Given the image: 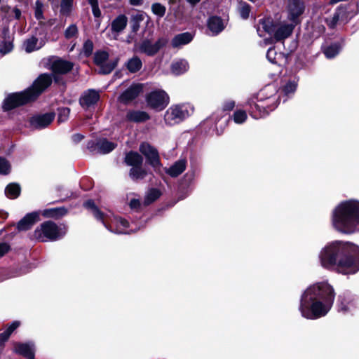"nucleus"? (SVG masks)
Instances as JSON below:
<instances>
[{"label": "nucleus", "instance_id": "1", "mask_svg": "<svg viewBox=\"0 0 359 359\" xmlns=\"http://www.w3.org/2000/svg\"><path fill=\"white\" fill-rule=\"evenodd\" d=\"M321 266L342 274H353L359 271V247L336 241L326 245L319 253Z\"/></svg>", "mask_w": 359, "mask_h": 359}, {"label": "nucleus", "instance_id": "2", "mask_svg": "<svg viewBox=\"0 0 359 359\" xmlns=\"http://www.w3.org/2000/svg\"><path fill=\"white\" fill-rule=\"evenodd\" d=\"M335 298L334 288L327 282L310 285L302 294L299 310L302 316L316 320L330 311Z\"/></svg>", "mask_w": 359, "mask_h": 359}, {"label": "nucleus", "instance_id": "3", "mask_svg": "<svg viewBox=\"0 0 359 359\" xmlns=\"http://www.w3.org/2000/svg\"><path fill=\"white\" fill-rule=\"evenodd\" d=\"M332 222L334 228L341 233L359 231V201L348 200L339 203L333 210Z\"/></svg>", "mask_w": 359, "mask_h": 359}, {"label": "nucleus", "instance_id": "4", "mask_svg": "<svg viewBox=\"0 0 359 359\" xmlns=\"http://www.w3.org/2000/svg\"><path fill=\"white\" fill-rule=\"evenodd\" d=\"M51 83L52 76L50 74H41L26 90L8 95L4 101V110L8 111L34 100Z\"/></svg>", "mask_w": 359, "mask_h": 359}, {"label": "nucleus", "instance_id": "5", "mask_svg": "<svg viewBox=\"0 0 359 359\" xmlns=\"http://www.w3.org/2000/svg\"><path fill=\"white\" fill-rule=\"evenodd\" d=\"M84 207L90 210L93 216L98 221L102 222L104 226L114 233H130L136 229L127 230L128 222L121 217L114 216L112 213L104 214L95 205L93 200H88L83 204Z\"/></svg>", "mask_w": 359, "mask_h": 359}, {"label": "nucleus", "instance_id": "6", "mask_svg": "<svg viewBox=\"0 0 359 359\" xmlns=\"http://www.w3.org/2000/svg\"><path fill=\"white\" fill-rule=\"evenodd\" d=\"M260 25L276 41H283L291 36L295 24L287 20H273L271 18L260 20Z\"/></svg>", "mask_w": 359, "mask_h": 359}, {"label": "nucleus", "instance_id": "7", "mask_svg": "<svg viewBox=\"0 0 359 359\" xmlns=\"http://www.w3.org/2000/svg\"><path fill=\"white\" fill-rule=\"evenodd\" d=\"M67 232L64 225H57L51 221L42 223L34 232V237L41 242L53 241L62 238Z\"/></svg>", "mask_w": 359, "mask_h": 359}, {"label": "nucleus", "instance_id": "8", "mask_svg": "<svg viewBox=\"0 0 359 359\" xmlns=\"http://www.w3.org/2000/svg\"><path fill=\"white\" fill-rule=\"evenodd\" d=\"M246 106H248V112L250 115L255 118L258 119L262 118L273 111L277 107V98L276 97H269L266 99L263 100L260 98H251L246 102Z\"/></svg>", "mask_w": 359, "mask_h": 359}, {"label": "nucleus", "instance_id": "9", "mask_svg": "<svg viewBox=\"0 0 359 359\" xmlns=\"http://www.w3.org/2000/svg\"><path fill=\"white\" fill-rule=\"evenodd\" d=\"M194 111L189 104H180L170 106L164 114V121L167 126H174L182 122Z\"/></svg>", "mask_w": 359, "mask_h": 359}, {"label": "nucleus", "instance_id": "10", "mask_svg": "<svg viewBox=\"0 0 359 359\" xmlns=\"http://www.w3.org/2000/svg\"><path fill=\"white\" fill-rule=\"evenodd\" d=\"M118 61V58L110 59L105 50H97L94 54V62L99 67L100 74H110L117 66Z\"/></svg>", "mask_w": 359, "mask_h": 359}, {"label": "nucleus", "instance_id": "11", "mask_svg": "<svg viewBox=\"0 0 359 359\" xmlns=\"http://www.w3.org/2000/svg\"><path fill=\"white\" fill-rule=\"evenodd\" d=\"M148 106L155 110L161 111L169 104L170 97L163 90H153L146 97Z\"/></svg>", "mask_w": 359, "mask_h": 359}, {"label": "nucleus", "instance_id": "12", "mask_svg": "<svg viewBox=\"0 0 359 359\" xmlns=\"http://www.w3.org/2000/svg\"><path fill=\"white\" fill-rule=\"evenodd\" d=\"M140 151L146 157L148 163L154 168L155 171L158 172L162 165L156 149L149 143L143 142L140 146Z\"/></svg>", "mask_w": 359, "mask_h": 359}, {"label": "nucleus", "instance_id": "13", "mask_svg": "<svg viewBox=\"0 0 359 359\" xmlns=\"http://www.w3.org/2000/svg\"><path fill=\"white\" fill-rule=\"evenodd\" d=\"M116 144L105 138L95 141H90L87 144L88 149L93 154H105L113 151Z\"/></svg>", "mask_w": 359, "mask_h": 359}, {"label": "nucleus", "instance_id": "14", "mask_svg": "<svg viewBox=\"0 0 359 359\" xmlns=\"http://www.w3.org/2000/svg\"><path fill=\"white\" fill-rule=\"evenodd\" d=\"M287 11L288 20L297 25L299 22V16L304 11V3L299 0H290Z\"/></svg>", "mask_w": 359, "mask_h": 359}, {"label": "nucleus", "instance_id": "15", "mask_svg": "<svg viewBox=\"0 0 359 359\" xmlns=\"http://www.w3.org/2000/svg\"><path fill=\"white\" fill-rule=\"evenodd\" d=\"M163 45L164 42L162 39H158L154 43L149 39H145L138 45L137 50L141 53L152 56L156 54Z\"/></svg>", "mask_w": 359, "mask_h": 359}, {"label": "nucleus", "instance_id": "16", "mask_svg": "<svg viewBox=\"0 0 359 359\" xmlns=\"http://www.w3.org/2000/svg\"><path fill=\"white\" fill-rule=\"evenodd\" d=\"M55 114L53 112L46 113L34 116L30 119V125L34 129H43L48 126L54 120Z\"/></svg>", "mask_w": 359, "mask_h": 359}, {"label": "nucleus", "instance_id": "17", "mask_svg": "<svg viewBox=\"0 0 359 359\" xmlns=\"http://www.w3.org/2000/svg\"><path fill=\"white\" fill-rule=\"evenodd\" d=\"M142 91V84H133L118 97L119 102L128 104L135 99Z\"/></svg>", "mask_w": 359, "mask_h": 359}, {"label": "nucleus", "instance_id": "18", "mask_svg": "<svg viewBox=\"0 0 359 359\" xmlns=\"http://www.w3.org/2000/svg\"><path fill=\"white\" fill-rule=\"evenodd\" d=\"M39 220V213L38 212L28 213L18 222L17 228L19 231H27L31 229Z\"/></svg>", "mask_w": 359, "mask_h": 359}, {"label": "nucleus", "instance_id": "19", "mask_svg": "<svg viewBox=\"0 0 359 359\" xmlns=\"http://www.w3.org/2000/svg\"><path fill=\"white\" fill-rule=\"evenodd\" d=\"M99 99V93L95 90L90 89L83 93L79 102L82 107L88 109L95 104Z\"/></svg>", "mask_w": 359, "mask_h": 359}, {"label": "nucleus", "instance_id": "20", "mask_svg": "<svg viewBox=\"0 0 359 359\" xmlns=\"http://www.w3.org/2000/svg\"><path fill=\"white\" fill-rule=\"evenodd\" d=\"M72 62L62 59H56L50 64L52 71L55 74H64L72 69Z\"/></svg>", "mask_w": 359, "mask_h": 359}, {"label": "nucleus", "instance_id": "21", "mask_svg": "<svg viewBox=\"0 0 359 359\" xmlns=\"http://www.w3.org/2000/svg\"><path fill=\"white\" fill-rule=\"evenodd\" d=\"M194 34L192 32H183L175 35L172 41L171 45L173 48H180L183 46L189 44L194 39Z\"/></svg>", "mask_w": 359, "mask_h": 359}, {"label": "nucleus", "instance_id": "22", "mask_svg": "<svg viewBox=\"0 0 359 359\" xmlns=\"http://www.w3.org/2000/svg\"><path fill=\"white\" fill-rule=\"evenodd\" d=\"M187 161L185 158H181L175 162L170 168H165V172L172 177H176L181 175L187 168Z\"/></svg>", "mask_w": 359, "mask_h": 359}, {"label": "nucleus", "instance_id": "23", "mask_svg": "<svg viewBox=\"0 0 359 359\" xmlns=\"http://www.w3.org/2000/svg\"><path fill=\"white\" fill-rule=\"evenodd\" d=\"M339 301V311L343 313H346L352 308L355 307L354 299L350 294L344 293L338 297Z\"/></svg>", "mask_w": 359, "mask_h": 359}, {"label": "nucleus", "instance_id": "24", "mask_svg": "<svg viewBox=\"0 0 359 359\" xmlns=\"http://www.w3.org/2000/svg\"><path fill=\"white\" fill-rule=\"evenodd\" d=\"M207 26L212 36L217 35L224 29L222 18L217 16L210 17L207 22Z\"/></svg>", "mask_w": 359, "mask_h": 359}, {"label": "nucleus", "instance_id": "25", "mask_svg": "<svg viewBox=\"0 0 359 359\" xmlns=\"http://www.w3.org/2000/svg\"><path fill=\"white\" fill-rule=\"evenodd\" d=\"M15 351L27 359H34V348L32 344H18Z\"/></svg>", "mask_w": 359, "mask_h": 359}, {"label": "nucleus", "instance_id": "26", "mask_svg": "<svg viewBox=\"0 0 359 359\" xmlns=\"http://www.w3.org/2000/svg\"><path fill=\"white\" fill-rule=\"evenodd\" d=\"M150 118L149 115L142 111L131 110L128 111L126 114V119L129 121L140 123L144 122Z\"/></svg>", "mask_w": 359, "mask_h": 359}, {"label": "nucleus", "instance_id": "27", "mask_svg": "<svg viewBox=\"0 0 359 359\" xmlns=\"http://www.w3.org/2000/svg\"><path fill=\"white\" fill-rule=\"evenodd\" d=\"M44 43L43 41H39L36 37L32 36L24 41L23 46L27 53H31L34 50L40 49Z\"/></svg>", "mask_w": 359, "mask_h": 359}, {"label": "nucleus", "instance_id": "28", "mask_svg": "<svg viewBox=\"0 0 359 359\" xmlns=\"http://www.w3.org/2000/svg\"><path fill=\"white\" fill-rule=\"evenodd\" d=\"M189 63L184 59L173 62L171 65V72L175 75H180L189 69Z\"/></svg>", "mask_w": 359, "mask_h": 359}, {"label": "nucleus", "instance_id": "29", "mask_svg": "<svg viewBox=\"0 0 359 359\" xmlns=\"http://www.w3.org/2000/svg\"><path fill=\"white\" fill-rule=\"evenodd\" d=\"M128 18L125 15H118L111 22L112 32L119 33L122 32L126 27Z\"/></svg>", "mask_w": 359, "mask_h": 359}, {"label": "nucleus", "instance_id": "30", "mask_svg": "<svg viewBox=\"0 0 359 359\" xmlns=\"http://www.w3.org/2000/svg\"><path fill=\"white\" fill-rule=\"evenodd\" d=\"M125 163L126 165L133 168L135 166L142 165L143 158L137 152L130 151L126 155Z\"/></svg>", "mask_w": 359, "mask_h": 359}, {"label": "nucleus", "instance_id": "31", "mask_svg": "<svg viewBox=\"0 0 359 359\" xmlns=\"http://www.w3.org/2000/svg\"><path fill=\"white\" fill-rule=\"evenodd\" d=\"M341 49V45L339 43H333L329 46L324 47L323 53L328 59L336 57Z\"/></svg>", "mask_w": 359, "mask_h": 359}, {"label": "nucleus", "instance_id": "32", "mask_svg": "<svg viewBox=\"0 0 359 359\" xmlns=\"http://www.w3.org/2000/svg\"><path fill=\"white\" fill-rule=\"evenodd\" d=\"M126 67L130 73H136L142 67V62L139 57L133 56L127 61Z\"/></svg>", "mask_w": 359, "mask_h": 359}, {"label": "nucleus", "instance_id": "33", "mask_svg": "<svg viewBox=\"0 0 359 359\" xmlns=\"http://www.w3.org/2000/svg\"><path fill=\"white\" fill-rule=\"evenodd\" d=\"M20 187L17 183H11L5 189L6 196L11 199L16 198L20 194Z\"/></svg>", "mask_w": 359, "mask_h": 359}, {"label": "nucleus", "instance_id": "34", "mask_svg": "<svg viewBox=\"0 0 359 359\" xmlns=\"http://www.w3.org/2000/svg\"><path fill=\"white\" fill-rule=\"evenodd\" d=\"M147 175V172L142 168V165H137L130 170L129 176L133 180L144 179Z\"/></svg>", "mask_w": 359, "mask_h": 359}, {"label": "nucleus", "instance_id": "35", "mask_svg": "<svg viewBox=\"0 0 359 359\" xmlns=\"http://www.w3.org/2000/svg\"><path fill=\"white\" fill-rule=\"evenodd\" d=\"M346 11L342 8H339L336 10L333 16L330 19H327L326 22L327 25L330 28H334L337 22L342 19V17L345 15Z\"/></svg>", "mask_w": 359, "mask_h": 359}, {"label": "nucleus", "instance_id": "36", "mask_svg": "<svg viewBox=\"0 0 359 359\" xmlns=\"http://www.w3.org/2000/svg\"><path fill=\"white\" fill-rule=\"evenodd\" d=\"M238 12L243 20H247L251 11V6L245 1L241 0L238 2Z\"/></svg>", "mask_w": 359, "mask_h": 359}, {"label": "nucleus", "instance_id": "37", "mask_svg": "<svg viewBox=\"0 0 359 359\" xmlns=\"http://www.w3.org/2000/svg\"><path fill=\"white\" fill-rule=\"evenodd\" d=\"M161 195V191L156 188L150 189L146 194L144 197V203L146 205H148L156 200H157Z\"/></svg>", "mask_w": 359, "mask_h": 359}, {"label": "nucleus", "instance_id": "38", "mask_svg": "<svg viewBox=\"0 0 359 359\" xmlns=\"http://www.w3.org/2000/svg\"><path fill=\"white\" fill-rule=\"evenodd\" d=\"M74 7V0H61L60 1V14L65 16H69Z\"/></svg>", "mask_w": 359, "mask_h": 359}, {"label": "nucleus", "instance_id": "39", "mask_svg": "<svg viewBox=\"0 0 359 359\" xmlns=\"http://www.w3.org/2000/svg\"><path fill=\"white\" fill-rule=\"evenodd\" d=\"M67 213L65 208H57L46 210L43 212L44 216L47 217H60Z\"/></svg>", "mask_w": 359, "mask_h": 359}, {"label": "nucleus", "instance_id": "40", "mask_svg": "<svg viewBox=\"0 0 359 359\" xmlns=\"http://www.w3.org/2000/svg\"><path fill=\"white\" fill-rule=\"evenodd\" d=\"M231 118L235 123L242 124L247 120L248 115L245 110L238 109L233 112V115L231 116Z\"/></svg>", "mask_w": 359, "mask_h": 359}, {"label": "nucleus", "instance_id": "41", "mask_svg": "<svg viewBox=\"0 0 359 359\" xmlns=\"http://www.w3.org/2000/svg\"><path fill=\"white\" fill-rule=\"evenodd\" d=\"M79 34L78 27L75 24H72L65 30L64 35L66 39L76 38Z\"/></svg>", "mask_w": 359, "mask_h": 359}, {"label": "nucleus", "instance_id": "42", "mask_svg": "<svg viewBox=\"0 0 359 359\" xmlns=\"http://www.w3.org/2000/svg\"><path fill=\"white\" fill-rule=\"evenodd\" d=\"M266 58L272 64H278L279 60L282 58V55L278 53L274 48H270L266 53Z\"/></svg>", "mask_w": 359, "mask_h": 359}, {"label": "nucleus", "instance_id": "43", "mask_svg": "<svg viewBox=\"0 0 359 359\" xmlns=\"http://www.w3.org/2000/svg\"><path fill=\"white\" fill-rule=\"evenodd\" d=\"M297 83L294 81H288L283 87V92L287 97L293 95L297 90Z\"/></svg>", "mask_w": 359, "mask_h": 359}, {"label": "nucleus", "instance_id": "44", "mask_svg": "<svg viewBox=\"0 0 359 359\" xmlns=\"http://www.w3.org/2000/svg\"><path fill=\"white\" fill-rule=\"evenodd\" d=\"M151 10L155 15L159 18H162L165 13L166 8L163 5L159 3H155L152 4Z\"/></svg>", "mask_w": 359, "mask_h": 359}, {"label": "nucleus", "instance_id": "45", "mask_svg": "<svg viewBox=\"0 0 359 359\" xmlns=\"http://www.w3.org/2000/svg\"><path fill=\"white\" fill-rule=\"evenodd\" d=\"M93 50V43L91 40L88 39L86 40L83 45L82 48V53L83 55L86 57L90 56Z\"/></svg>", "mask_w": 359, "mask_h": 359}, {"label": "nucleus", "instance_id": "46", "mask_svg": "<svg viewBox=\"0 0 359 359\" xmlns=\"http://www.w3.org/2000/svg\"><path fill=\"white\" fill-rule=\"evenodd\" d=\"M70 113V109L67 107H62L58 109V122H65L67 120Z\"/></svg>", "mask_w": 359, "mask_h": 359}, {"label": "nucleus", "instance_id": "47", "mask_svg": "<svg viewBox=\"0 0 359 359\" xmlns=\"http://www.w3.org/2000/svg\"><path fill=\"white\" fill-rule=\"evenodd\" d=\"M11 165L4 158L0 157V174L7 175L10 172Z\"/></svg>", "mask_w": 359, "mask_h": 359}, {"label": "nucleus", "instance_id": "48", "mask_svg": "<svg viewBox=\"0 0 359 359\" xmlns=\"http://www.w3.org/2000/svg\"><path fill=\"white\" fill-rule=\"evenodd\" d=\"M43 3L37 0L35 2V17L36 19L40 20L43 18Z\"/></svg>", "mask_w": 359, "mask_h": 359}, {"label": "nucleus", "instance_id": "49", "mask_svg": "<svg viewBox=\"0 0 359 359\" xmlns=\"http://www.w3.org/2000/svg\"><path fill=\"white\" fill-rule=\"evenodd\" d=\"M142 20L141 15H137L133 18V30L136 32L139 28V23Z\"/></svg>", "mask_w": 359, "mask_h": 359}, {"label": "nucleus", "instance_id": "50", "mask_svg": "<svg viewBox=\"0 0 359 359\" xmlns=\"http://www.w3.org/2000/svg\"><path fill=\"white\" fill-rule=\"evenodd\" d=\"M235 107V102L233 100H228L225 102L223 104V110L224 111H231Z\"/></svg>", "mask_w": 359, "mask_h": 359}, {"label": "nucleus", "instance_id": "51", "mask_svg": "<svg viewBox=\"0 0 359 359\" xmlns=\"http://www.w3.org/2000/svg\"><path fill=\"white\" fill-rule=\"evenodd\" d=\"M13 49V45L11 43H6L4 46V48H0V53L3 55H5L9 53Z\"/></svg>", "mask_w": 359, "mask_h": 359}, {"label": "nucleus", "instance_id": "52", "mask_svg": "<svg viewBox=\"0 0 359 359\" xmlns=\"http://www.w3.org/2000/svg\"><path fill=\"white\" fill-rule=\"evenodd\" d=\"M20 326V322L18 321H14L6 329V331L8 332L10 334H12V332L18 327Z\"/></svg>", "mask_w": 359, "mask_h": 359}, {"label": "nucleus", "instance_id": "53", "mask_svg": "<svg viewBox=\"0 0 359 359\" xmlns=\"http://www.w3.org/2000/svg\"><path fill=\"white\" fill-rule=\"evenodd\" d=\"M130 207L131 209H138L140 208L141 203L139 199L133 198L130 201Z\"/></svg>", "mask_w": 359, "mask_h": 359}, {"label": "nucleus", "instance_id": "54", "mask_svg": "<svg viewBox=\"0 0 359 359\" xmlns=\"http://www.w3.org/2000/svg\"><path fill=\"white\" fill-rule=\"evenodd\" d=\"M9 245L6 243H0V257L4 255L9 250Z\"/></svg>", "mask_w": 359, "mask_h": 359}, {"label": "nucleus", "instance_id": "55", "mask_svg": "<svg viewBox=\"0 0 359 359\" xmlns=\"http://www.w3.org/2000/svg\"><path fill=\"white\" fill-rule=\"evenodd\" d=\"M10 334L5 331L0 334V345L3 344L10 337Z\"/></svg>", "mask_w": 359, "mask_h": 359}, {"label": "nucleus", "instance_id": "56", "mask_svg": "<svg viewBox=\"0 0 359 359\" xmlns=\"http://www.w3.org/2000/svg\"><path fill=\"white\" fill-rule=\"evenodd\" d=\"M83 135L79 133L74 134L72 137V140L75 143H78L83 139Z\"/></svg>", "mask_w": 359, "mask_h": 359}, {"label": "nucleus", "instance_id": "57", "mask_svg": "<svg viewBox=\"0 0 359 359\" xmlns=\"http://www.w3.org/2000/svg\"><path fill=\"white\" fill-rule=\"evenodd\" d=\"M92 12L93 15L95 18H99L101 16V11L100 10L99 6H95L92 8Z\"/></svg>", "mask_w": 359, "mask_h": 359}, {"label": "nucleus", "instance_id": "58", "mask_svg": "<svg viewBox=\"0 0 359 359\" xmlns=\"http://www.w3.org/2000/svg\"><path fill=\"white\" fill-rule=\"evenodd\" d=\"M129 2L133 6H140L143 3V0H129Z\"/></svg>", "mask_w": 359, "mask_h": 359}, {"label": "nucleus", "instance_id": "59", "mask_svg": "<svg viewBox=\"0 0 359 359\" xmlns=\"http://www.w3.org/2000/svg\"><path fill=\"white\" fill-rule=\"evenodd\" d=\"M88 2L91 6V8L99 6L98 0H88Z\"/></svg>", "mask_w": 359, "mask_h": 359}, {"label": "nucleus", "instance_id": "60", "mask_svg": "<svg viewBox=\"0 0 359 359\" xmlns=\"http://www.w3.org/2000/svg\"><path fill=\"white\" fill-rule=\"evenodd\" d=\"M191 5H195L198 3L201 0H187Z\"/></svg>", "mask_w": 359, "mask_h": 359}, {"label": "nucleus", "instance_id": "61", "mask_svg": "<svg viewBox=\"0 0 359 359\" xmlns=\"http://www.w3.org/2000/svg\"><path fill=\"white\" fill-rule=\"evenodd\" d=\"M48 1H50L52 5L56 4L57 1V0H48Z\"/></svg>", "mask_w": 359, "mask_h": 359}, {"label": "nucleus", "instance_id": "62", "mask_svg": "<svg viewBox=\"0 0 359 359\" xmlns=\"http://www.w3.org/2000/svg\"><path fill=\"white\" fill-rule=\"evenodd\" d=\"M74 46L75 44H74L73 46L70 48V51L73 50Z\"/></svg>", "mask_w": 359, "mask_h": 359}]
</instances>
